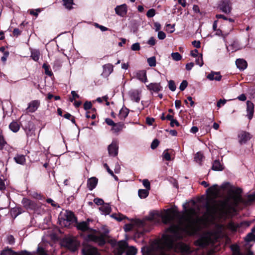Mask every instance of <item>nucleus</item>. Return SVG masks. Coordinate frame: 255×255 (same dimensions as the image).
I'll return each instance as SVG.
<instances>
[{
  "label": "nucleus",
  "instance_id": "31",
  "mask_svg": "<svg viewBox=\"0 0 255 255\" xmlns=\"http://www.w3.org/2000/svg\"><path fill=\"white\" fill-rule=\"evenodd\" d=\"M9 128L14 132L18 131L19 129V126L16 122H11L9 126Z\"/></svg>",
  "mask_w": 255,
  "mask_h": 255
},
{
  "label": "nucleus",
  "instance_id": "41",
  "mask_svg": "<svg viewBox=\"0 0 255 255\" xmlns=\"http://www.w3.org/2000/svg\"><path fill=\"white\" fill-rule=\"evenodd\" d=\"M6 143V141H5L3 135L1 134V131L0 132V150L2 149Z\"/></svg>",
  "mask_w": 255,
  "mask_h": 255
},
{
  "label": "nucleus",
  "instance_id": "34",
  "mask_svg": "<svg viewBox=\"0 0 255 255\" xmlns=\"http://www.w3.org/2000/svg\"><path fill=\"white\" fill-rule=\"evenodd\" d=\"M63 5L68 9H70L72 7L73 4V0H63Z\"/></svg>",
  "mask_w": 255,
  "mask_h": 255
},
{
  "label": "nucleus",
  "instance_id": "62",
  "mask_svg": "<svg viewBox=\"0 0 255 255\" xmlns=\"http://www.w3.org/2000/svg\"><path fill=\"white\" fill-rule=\"evenodd\" d=\"M105 122L107 125L109 126H111L113 127V126L114 125L115 123L111 119L107 118L105 119Z\"/></svg>",
  "mask_w": 255,
  "mask_h": 255
},
{
  "label": "nucleus",
  "instance_id": "43",
  "mask_svg": "<svg viewBox=\"0 0 255 255\" xmlns=\"http://www.w3.org/2000/svg\"><path fill=\"white\" fill-rule=\"evenodd\" d=\"M155 10L153 8H151L149 9L146 13V16L148 17H152L155 15Z\"/></svg>",
  "mask_w": 255,
  "mask_h": 255
},
{
  "label": "nucleus",
  "instance_id": "18",
  "mask_svg": "<svg viewBox=\"0 0 255 255\" xmlns=\"http://www.w3.org/2000/svg\"><path fill=\"white\" fill-rule=\"evenodd\" d=\"M98 179L95 177L88 179L87 181V187L90 190L94 189L97 185Z\"/></svg>",
  "mask_w": 255,
  "mask_h": 255
},
{
  "label": "nucleus",
  "instance_id": "13",
  "mask_svg": "<svg viewBox=\"0 0 255 255\" xmlns=\"http://www.w3.org/2000/svg\"><path fill=\"white\" fill-rule=\"evenodd\" d=\"M252 137V135L248 132L241 131L239 134V141L241 143H246L248 140H250Z\"/></svg>",
  "mask_w": 255,
  "mask_h": 255
},
{
  "label": "nucleus",
  "instance_id": "15",
  "mask_svg": "<svg viewBox=\"0 0 255 255\" xmlns=\"http://www.w3.org/2000/svg\"><path fill=\"white\" fill-rule=\"evenodd\" d=\"M115 11L117 14L121 16H124L127 14V7L126 4H124L117 6L115 8Z\"/></svg>",
  "mask_w": 255,
  "mask_h": 255
},
{
  "label": "nucleus",
  "instance_id": "57",
  "mask_svg": "<svg viewBox=\"0 0 255 255\" xmlns=\"http://www.w3.org/2000/svg\"><path fill=\"white\" fill-rule=\"evenodd\" d=\"M9 55V52L8 51H5L3 53V56L1 57V59L2 61L3 62H5L7 58L8 57Z\"/></svg>",
  "mask_w": 255,
  "mask_h": 255
},
{
  "label": "nucleus",
  "instance_id": "40",
  "mask_svg": "<svg viewBox=\"0 0 255 255\" xmlns=\"http://www.w3.org/2000/svg\"><path fill=\"white\" fill-rule=\"evenodd\" d=\"M42 67L44 69L45 73L46 75H48L49 76H52V72L51 71L49 70V66L47 64L44 63L43 66H42Z\"/></svg>",
  "mask_w": 255,
  "mask_h": 255
},
{
  "label": "nucleus",
  "instance_id": "6",
  "mask_svg": "<svg viewBox=\"0 0 255 255\" xmlns=\"http://www.w3.org/2000/svg\"><path fill=\"white\" fill-rule=\"evenodd\" d=\"M82 253L83 255H100L96 248L86 244H83Z\"/></svg>",
  "mask_w": 255,
  "mask_h": 255
},
{
  "label": "nucleus",
  "instance_id": "39",
  "mask_svg": "<svg viewBox=\"0 0 255 255\" xmlns=\"http://www.w3.org/2000/svg\"><path fill=\"white\" fill-rule=\"evenodd\" d=\"M113 218H115L116 220H117L118 221H121L123 219L126 218V217L122 214H113L111 216Z\"/></svg>",
  "mask_w": 255,
  "mask_h": 255
},
{
  "label": "nucleus",
  "instance_id": "12",
  "mask_svg": "<svg viewBox=\"0 0 255 255\" xmlns=\"http://www.w3.org/2000/svg\"><path fill=\"white\" fill-rule=\"evenodd\" d=\"M146 87L148 90L156 93L161 91L162 89L160 84L157 83H151L147 85Z\"/></svg>",
  "mask_w": 255,
  "mask_h": 255
},
{
  "label": "nucleus",
  "instance_id": "50",
  "mask_svg": "<svg viewBox=\"0 0 255 255\" xmlns=\"http://www.w3.org/2000/svg\"><path fill=\"white\" fill-rule=\"evenodd\" d=\"M94 26L96 27L99 28L102 31H105L108 30V28L107 27L104 26L103 25H101L97 23H95Z\"/></svg>",
  "mask_w": 255,
  "mask_h": 255
},
{
  "label": "nucleus",
  "instance_id": "48",
  "mask_svg": "<svg viewBox=\"0 0 255 255\" xmlns=\"http://www.w3.org/2000/svg\"><path fill=\"white\" fill-rule=\"evenodd\" d=\"M166 119L170 121V126L171 127H173V122H176V120L173 119V116L170 115H167Z\"/></svg>",
  "mask_w": 255,
  "mask_h": 255
},
{
  "label": "nucleus",
  "instance_id": "63",
  "mask_svg": "<svg viewBox=\"0 0 255 255\" xmlns=\"http://www.w3.org/2000/svg\"><path fill=\"white\" fill-rule=\"evenodd\" d=\"M154 26L155 27V30L156 31H158L161 29V25L158 22L154 23Z\"/></svg>",
  "mask_w": 255,
  "mask_h": 255
},
{
  "label": "nucleus",
  "instance_id": "10",
  "mask_svg": "<svg viewBox=\"0 0 255 255\" xmlns=\"http://www.w3.org/2000/svg\"><path fill=\"white\" fill-rule=\"evenodd\" d=\"M103 71L101 74L104 78L108 77L113 71V66L111 64H107L103 66Z\"/></svg>",
  "mask_w": 255,
  "mask_h": 255
},
{
  "label": "nucleus",
  "instance_id": "22",
  "mask_svg": "<svg viewBox=\"0 0 255 255\" xmlns=\"http://www.w3.org/2000/svg\"><path fill=\"white\" fill-rule=\"evenodd\" d=\"M126 255H136L137 254V249L133 246L128 247L127 244V247L125 248Z\"/></svg>",
  "mask_w": 255,
  "mask_h": 255
},
{
  "label": "nucleus",
  "instance_id": "30",
  "mask_svg": "<svg viewBox=\"0 0 255 255\" xmlns=\"http://www.w3.org/2000/svg\"><path fill=\"white\" fill-rule=\"evenodd\" d=\"M24 129L26 131L27 135H29V133L27 132V131L30 132L34 129V125L33 123L30 121H28L26 123V125L24 126Z\"/></svg>",
  "mask_w": 255,
  "mask_h": 255
},
{
  "label": "nucleus",
  "instance_id": "37",
  "mask_svg": "<svg viewBox=\"0 0 255 255\" xmlns=\"http://www.w3.org/2000/svg\"><path fill=\"white\" fill-rule=\"evenodd\" d=\"M203 157H204V156L201 153L197 152L195 154L194 159L196 162L200 164Z\"/></svg>",
  "mask_w": 255,
  "mask_h": 255
},
{
  "label": "nucleus",
  "instance_id": "19",
  "mask_svg": "<svg viewBox=\"0 0 255 255\" xmlns=\"http://www.w3.org/2000/svg\"><path fill=\"white\" fill-rule=\"evenodd\" d=\"M207 192H209L214 198H216L220 193V190L218 188V185L215 184L209 188Z\"/></svg>",
  "mask_w": 255,
  "mask_h": 255
},
{
  "label": "nucleus",
  "instance_id": "47",
  "mask_svg": "<svg viewBox=\"0 0 255 255\" xmlns=\"http://www.w3.org/2000/svg\"><path fill=\"white\" fill-rule=\"evenodd\" d=\"M159 142L157 139H155L152 142L150 147L152 149H155L159 145Z\"/></svg>",
  "mask_w": 255,
  "mask_h": 255
},
{
  "label": "nucleus",
  "instance_id": "53",
  "mask_svg": "<svg viewBox=\"0 0 255 255\" xmlns=\"http://www.w3.org/2000/svg\"><path fill=\"white\" fill-rule=\"evenodd\" d=\"M157 37L159 39L162 40L166 37V34L163 31H159L158 32Z\"/></svg>",
  "mask_w": 255,
  "mask_h": 255
},
{
  "label": "nucleus",
  "instance_id": "60",
  "mask_svg": "<svg viewBox=\"0 0 255 255\" xmlns=\"http://www.w3.org/2000/svg\"><path fill=\"white\" fill-rule=\"evenodd\" d=\"M155 43V40L153 37H150L147 41V44L152 46L154 45Z\"/></svg>",
  "mask_w": 255,
  "mask_h": 255
},
{
  "label": "nucleus",
  "instance_id": "58",
  "mask_svg": "<svg viewBox=\"0 0 255 255\" xmlns=\"http://www.w3.org/2000/svg\"><path fill=\"white\" fill-rule=\"evenodd\" d=\"M104 167L106 168L108 172L112 176H115V175L114 174V172H113V171L112 170L110 169V168H109V166L108 165V164L107 163H105L104 164Z\"/></svg>",
  "mask_w": 255,
  "mask_h": 255
},
{
  "label": "nucleus",
  "instance_id": "56",
  "mask_svg": "<svg viewBox=\"0 0 255 255\" xmlns=\"http://www.w3.org/2000/svg\"><path fill=\"white\" fill-rule=\"evenodd\" d=\"M37 254L38 255H47L44 250L40 247H38L37 249Z\"/></svg>",
  "mask_w": 255,
  "mask_h": 255
},
{
  "label": "nucleus",
  "instance_id": "61",
  "mask_svg": "<svg viewBox=\"0 0 255 255\" xmlns=\"http://www.w3.org/2000/svg\"><path fill=\"white\" fill-rule=\"evenodd\" d=\"M154 122V119L153 118H151L149 117H147L146 118V122L147 124H148L149 126L152 125Z\"/></svg>",
  "mask_w": 255,
  "mask_h": 255
},
{
  "label": "nucleus",
  "instance_id": "20",
  "mask_svg": "<svg viewBox=\"0 0 255 255\" xmlns=\"http://www.w3.org/2000/svg\"><path fill=\"white\" fill-rule=\"evenodd\" d=\"M237 67L241 70H245L248 66L247 61L243 59H238L236 61Z\"/></svg>",
  "mask_w": 255,
  "mask_h": 255
},
{
  "label": "nucleus",
  "instance_id": "55",
  "mask_svg": "<svg viewBox=\"0 0 255 255\" xmlns=\"http://www.w3.org/2000/svg\"><path fill=\"white\" fill-rule=\"evenodd\" d=\"M196 63L197 64L199 65L200 67H201L203 65V61L202 59V55L201 54L200 56L196 60Z\"/></svg>",
  "mask_w": 255,
  "mask_h": 255
},
{
  "label": "nucleus",
  "instance_id": "46",
  "mask_svg": "<svg viewBox=\"0 0 255 255\" xmlns=\"http://www.w3.org/2000/svg\"><path fill=\"white\" fill-rule=\"evenodd\" d=\"M142 184L146 188V189L149 190L150 189V184L147 179H143L142 180Z\"/></svg>",
  "mask_w": 255,
  "mask_h": 255
},
{
  "label": "nucleus",
  "instance_id": "29",
  "mask_svg": "<svg viewBox=\"0 0 255 255\" xmlns=\"http://www.w3.org/2000/svg\"><path fill=\"white\" fill-rule=\"evenodd\" d=\"M232 255H254V253L250 250L245 253H243L240 251L238 248H237L233 251Z\"/></svg>",
  "mask_w": 255,
  "mask_h": 255
},
{
  "label": "nucleus",
  "instance_id": "38",
  "mask_svg": "<svg viewBox=\"0 0 255 255\" xmlns=\"http://www.w3.org/2000/svg\"><path fill=\"white\" fill-rule=\"evenodd\" d=\"M171 55L172 59L176 61L180 60L182 58V56L178 52H173Z\"/></svg>",
  "mask_w": 255,
  "mask_h": 255
},
{
  "label": "nucleus",
  "instance_id": "4",
  "mask_svg": "<svg viewBox=\"0 0 255 255\" xmlns=\"http://www.w3.org/2000/svg\"><path fill=\"white\" fill-rule=\"evenodd\" d=\"M63 244L65 247L73 252L76 250L78 246V243L76 240L71 238L65 239L63 241Z\"/></svg>",
  "mask_w": 255,
  "mask_h": 255
},
{
  "label": "nucleus",
  "instance_id": "52",
  "mask_svg": "<svg viewBox=\"0 0 255 255\" xmlns=\"http://www.w3.org/2000/svg\"><path fill=\"white\" fill-rule=\"evenodd\" d=\"M94 202L97 205H103L104 204V202L103 199L100 198H95Z\"/></svg>",
  "mask_w": 255,
  "mask_h": 255
},
{
  "label": "nucleus",
  "instance_id": "49",
  "mask_svg": "<svg viewBox=\"0 0 255 255\" xmlns=\"http://www.w3.org/2000/svg\"><path fill=\"white\" fill-rule=\"evenodd\" d=\"M7 242L10 245H13L14 243V238L12 235H8L6 238Z\"/></svg>",
  "mask_w": 255,
  "mask_h": 255
},
{
  "label": "nucleus",
  "instance_id": "1",
  "mask_svg": "<svg viewBox=\"0 0 255 255\" xmlns=\"http://www.w3.org/2000/svg\"><path fill=\"white\" fill-rule=\"evenodd\" d=\"M242 193V190L240 188L230 189L224 200L217 202L213 199L211 203L207 202L205 205L207 214L209 216H213L218 212L227 213L239 203L250 205L255 202V193L250 194L243 198L241 196Z\"/></svg>",
  "mask_w": 255,
  "mask_h": 255
},
{
  "label": "nucleus",
  "instance_id": "35",
  "mask_svg": "<svg viewBox=\"0 0 255 255\" xmlns=\"http://www.w3.org/2000/svg\"><path fill=\"white\" fill-rule=\"evenodd\" d=\"M15 254L16 253L9 248L3 250L1 252V255H15Z\"/></svg>",
  "mask_w": 255,
  "mask_h": 255
},
{
  "label": "nucleus",
  "instance_id": "42",
  "mask_svg": "<svg viewBox=\"0 0 255 255\" xmlns=\"http://www.w3.org/2000/svg\"><path fill=\"white\" fill-rule=\"evenodd\" d=\"M168 87L171 91H175L176 87L174 82L173 80H170L168 82Z\"/></svg>",
  "mask_w": 255,
  "mask_h": 255
},
{
  "label": "nucleus",
  "instance_id": "17",
  "mask_svg": "<svg viewBox=\"0 0 255 255\" xmlns=\"http://www.w3.org/2000/svg\"><path fill=\"white\" fill-rule=\"evenodd\" d=\"M207 78L211 81H219L221 80L222 76L219 72L212 71L207 75Z\"/></svg>",
  "mask_w": 255,
  "mask_h": 255
},
{
  "label": "nucleus",
  "instance_id": "3",
  "mask_svg": "<svg viewBox=\"0 0 255 255\" xmlns=\"http://www.w3.org/2000/svg\"><path fill=\"white\" fill-rule=\"evenodd\" d=\"M127 246V242L126 241L122 240L116 242L114 245L115 255H122Z\"/></svg>",
  "mask_w": 255,
  "mask_h": 255
},
{
  "label": "nucleus",
  "instance_id": "7",
  "mask_svg": "<svg viewBox=\"0 0 255 255\" xmlns=\"http://www.w3.org/2000/svg\"><path fill=\"white\" fill-rule=\"evenodd\" d=\"M141 93V91L138 89L132 90L129 92V95L132 101L138 103L140 100Z\"/></svg>",
  "mask_w": 255,
  "mask_h": 255
},
{
  "label": "nucleus",
  "instance_id": "14",
  "mask_svg": "<svg viewBox=\"0 0 255 255\" xmlns=\"http://www.w3.org/2000/svg\"><path fill=\"white\" fill-rule=\"evenodd\" d=\"M247 112L248 113L247 116L250 120H251L254 113V104L250 101L247 102Z\"/></svg>",
  "mask_w": 255,
  "mask_h": 255
},
{
  "label": "nucleus",
  "instance_id": "24",
  "mask_svg": "<svg viewBox=\"0 0 255 255\" xmlns=\"http://www.w3.org/2000/svg\"><path fill=\"white\" fill-rule=\"evenodd\" d=\"M99 210L102 212L103 214L108 215L111 212V207L108 204H104L99 208Z\"/></svg>",
  "mask_w": 255,
  "mask_h": 255
},
{
  "label": "nucleus",
  "instance_id": "33",
  "mask_svg": "<svg viewBox=\"0 0 255 255\" xmlns=\"http://www.w3.org/2000/svg\"><path fill=\"white\" fill-rule=\"evenodd\" d=\"M40 56V52L38 50H32L31 52V57L35 61H37L39 60Z\"/></svg>",
  "mask_w": 255,
  "mask_h": 255
},
{
  "label": "nucleus",
  "instance_id": "28",
  "mask_svg": "<svg viewBox=\"0 0 255 255\" xmlns=\"http://www.w3.org/2000/svg\"><path fill=\"white\" fill-rule=\"evenodd\" d=\"M14 161L18 164L23 165L25 162V157L23 155H16L14 157Z\"/></svg>",
  "mask_w": 255,
  "mask_h": 255
},
{
  "label": "nucleus",
  "instance_id": "32",
  "mask_svg": "<svg viewBox=\"0 0 255 255\" xmlns=\"http://www.w3.org/2000/svg\"><path fill=\"white\" fill-rule=\"evenodd\" d=\"M138 194L141 199L145 198L149 194V190L147 189H139L138 191Z\"/></svg>",
  "mask_w": 255,
  "mask_h": 255
},
{
  "label": "nucleus",
  "instance_id": "9",
  "mask_svg": "<svg viewBox=\"0 0 255 255\" xmlns=\"http://www.w3.org/2000/svg\"><path fill=\"white\" fill-rule=\"evenodd\" d=\"M40 105L38 100H33L28 104V107L26 109V113H33L36 111Z\"/></svg>",
  "mask_w": 255,
  "mask_h": 255
},
{
  "label": "nucleus",
  "instance_id": "21",
  "mask_svg": "<svg viewBox=\"0 0 255 255\" xmlns=\"http://www.w3.org/2000/svg\"><path fill=\"white\" fill-rule=\"evenodd\" d=\"M136 77L137 79L142 82H147L146 73L145 70H141L136 73Z\"/></svg>",
  "mask_w": 255,
  "mask_h": 255
},
{
  "label": "nucleus",
  "instance_id": "44",
  "mask_svg": "<svg viewBox=\"0 0 255 255\" xmlns=\"http://www.w3.org/2000/svg\"><path fill=\"white\" fill-rule=\"evenodd\" d=\"M131 49L133 51H138L140 49V46L139 43H135L131 46Z\"/></svg>",
  "mask_w": 255,
  "mask_h": 255
},
{
  "label": "nucleus",
  "instance_id": "11",
  "mask_svg": "<svg viewBox=\"0 0 255 255\" xmlns=\"http://www.w3.org/2000/svg\"><path fill=\"white\" fill-rule=\"evenodd\" d=\"M62 219L64 221H66L71 223H74L76 221V218L74 213L71 211L67 210H66L64 213Z\"/></svg>",
  "mask_w": 255,
  "mask_h": 255
},
{
  "label": "nucleus",
  "instance_id": "5",
  "mask_svg": "<svg viewBox=\"0 0 255 255\" xmlns=\"http://www.w3.org/2000/svg\"><path fill=\"white\" fill-rule=\"evenodd\" d=\"M218 7L223 12L229 13L232 10V2L230 0H221L219 2Z\"/></svg>",
  "mask_w": 255,
  "mask_h": 255
},
{
  "label": "nucleus",
  "instance_id": "59",
  "mask_svg": "<svg viewBox=\"0 0 255 255\" xmlns=\"http://www.w3.org/2000/svg\"><path fill=\"white\" fill-rule=\"evenodd\" d=\"M227 102V100H225V99H223V100H222V99H220L218 102H217V106L218 107V108H220L221 105H224L226 104Z\"/></svg>",
  "mask_w": 255,
  "mask_h": 255
},
{
  "label": "nucleus",
  "instance_id": "23",
  "mask_svg": "<svg viewBox=\"0 0 255 255\" xmlns=\"http://www.w3.org/2000/svg\"><path fill=\"white\" fill-rule=\"evenodd\" d=\"M22 204L26 209H31L34 206V204L33 202L25 198L22 199Z\"/></svg>",
  "mask_w": 255,
  "mask_h": 255
},
{
  "label": "nucleus",
  "instance_id": "64",
  "mask_svg": "<svg viewBox=\"0 0 255 255\" xmlns=\"http://www.w3.org/2000/svg\"><path fill=\"white\" fill-rule=\"evenodd\" d=\"M21 34V31L18 28H14L13 31L14 36H17Z\"/></svg>",
  "mask_w": 255,
  "mask_h": 255
},
{
  "label": "nucleus",
  "instance_id": "54",
  "mask_svg": "<svg viewBox=\"0 0 255 255\" xmlns=\"http://www.w3.org/2000/svg\"><path fill=\"white\" fill-rule=\"evenodd\" d=\"M253 233H249L246 237L245 238V240L246 242H251L253 241Z\"/></svg>",
  "mask_w": 255,
  "mask_h": 255
},
{
  "label": "nucleus",
  "instance_id": "45",
  "mask_svg": "<svg viewBox=\"0 0 255 255\" xmlns=\"http://www.w3.org/2000/svg\"><path fill=\"white\" fill-rule=\"evenodd\" d=\"M188 82L186 80H183L182 83L180 84L179 89L181 91L184 90L187 87Z\"/></svg>",
  "mask_w": 255,
  "mask_h": 255
},
{
  "label": "nucleus",
  "instance_id": "27",
  "mask_svg": "<svg viewBox=\"0 0 255 255\" xmlns=\"http://www.w3.org/2000/svg\"><path fill=\"white\" fill-rule=\"evenodd\" d=\"M212 168L215 171H222L223 169V165L219 160H216L214 161Z\"/></svg>",
  "mask_w": 255,
  "mask_h": 255
},
{
  "label": "nucleus",
  "instance_id": "25",
  "mask_svg": "<svg viewBox=\"0 0 255 255\" xmlns=\"http://www.w3.org/2000/svg\"><path fill=\"white\" fill-rule=\"evenodd\" d=\"M124 126V124L121 123H115L112 128V130L115 133H117L122 130Z\"/></svg>",
  "mask_w": 255,
  "mask_h": 255
},
{
  "label": "nucleus",
  "instance_id": "8",
  "mask_svg": "<svg viewBox=\"0 0 255 255\" xmlns=\"http://www.w3.org/2000/svg\"><path fill=\"white\" fill-rule=\"evenodd\" d=\"M108 152L110 156H116L118 153V145L116 141H113L108 146Z\"/></svg>",
  "mask_w": 255,
  "mask_h": 255
},
{
  "label": "nucleus",
  "instance_id": "36",
  "mask_svg": "<svg viewBox=\"0 0 255 255\" xmlns=\"http://www.w3.org/2000/svg\"><path fill=\"white\" fill-rule=\"evenodd\" d=\"M147 61L148 65L150 67H154L156 66V58L154 56L148 58Z\"/></svg>",
  "mask_w": 255,
  "mask_h": 255
},
{
  "label": "nucleus",
  "instance_id": "51",
  "mask_svg": "<svg viewBox=\"0 0 255 255\" xmlns=\"http://www.w3.org/2000/svg\"><path fill=\"white\" fill-rule=\"evenodd\" d=\"M92 106V103L89 101H86L84 104V108L85 110H88L91 109Z\"/></svg>",
  "mask_w": 255,
  "mask_h": 255
},
{
  "label": "nucleus",
  "instance_id": "26",
  "mask_svg": "<svg viewBox=\"0 0 255 255\" xmlns=\"http://www.w3.org/2000/svg\"><path fill=\"white\" fill-rule=\"evenodd\" d=\"M129 113V110L126 107H123L120 111L119 117L121 120H124Z\"/></svg>",
  "mask_w": 255,
  "mask_h": 255
},
{
  "label": "nucleus",
  "instance_id": "2",
  "mask_svg": "<svg viewBox=\"0 0 255 255\" xmlns=\"http://www.w3.org/2000/svg\"><path fill=\"white\" fill-rule=\"evenodd\" d=\"M77 227L78 230L86 231L90 230L93 231L91 234L87 236V240L98 244L100 246H103L106 243V241L103 234H99L95 230L90 229L88 227V224L86 222L79 223Z\"/></svg>",
  "mask_w": 255,
  "mask_h": 255
},
{
  "label": "nucleus",
  "instance_id": "16",
  "mask_svg": "<svg viewBox=\"0 0 255 255\" xmlns=\"http://www.w3.org/2000/svg\"><path fill=\"white\" fill-rule=\"evenodd\" d=\"M210 242V239L206 237H203L199 238L196 242V244L200 247H205L207 246Z\"/></svg>",
  "mask_w": 255,
  "mask_h": 255
}]
</instances>
